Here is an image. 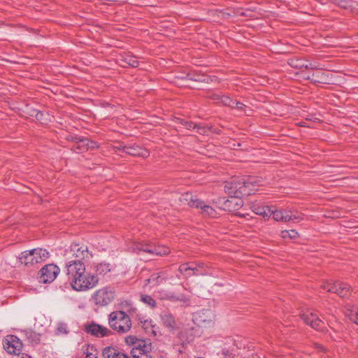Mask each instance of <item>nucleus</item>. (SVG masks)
Segmentation results:
<instances>
[{"instance_id":"f257e3e1","label":"nucleus","mask_w":358,"mask_h":358,"mask_svg":"<svg viewBox=\"0 0 358 358\" xmlns=\"http://www.w3.org/2000/svg\"><path fill=\"white\" fill-rule=\"evenodd\" d=\"M65 272L71 287L76 291L92 289L99 282L97 275L86 272L85 264L80 260H69L66 263Z\"/></svg>"},{"instance_id":"f03ea898","label":"nucleus","mask_w":358,"mask_h":358,"mask_svg":"<svg viewBox=\"0 0 358 358\" xmlns=\"http://www.w3.org/2000/svg\"><path fill=\"white\" fill-rule=\"evenodd\" d=\"M262 185V180L256 177L236 178L225 182L224 191L231 196L250 195Z\"/></svg>"},{"instance_id":"7ed1b4c3","label":"nucleus","mask_w":358,"mask_h":358,"mask_svg":"<svg viewBox=\"0 0 358 358\" xmlns=\"http://www.w3.org/2000/svg\"><path fill=\"white\" fill-rule=\"evenodd\" d=\"M179 200L184 205L199 209L200 213L203 217H214L216 215V211L212 206L206 204L204 201L199 199L196 196H194L191 193L186 192L182 194Z\"/></svg>"},{"instance_id":"20e7f679","label":"nucleus","mask_w":358,"mask_h":358,"mask_svg":"<svg viewBox=\"0 0 358 358\" xmlns=\"http://www.w3.org/2000/svg\"><path fill=\"white\" fill-rule=\"evenodd\" d=\"M108 324L111 329L119 334H126L131 328L129 316L122 310L112 312L108 316Z\"/></svg>"},{"instance_id":"39448f33","label":"nucleus","mask_w":358,"mask_h":358,"mask_svg":"<svg viewBox=\"0 0 358 358\" xmlns=\"http://www.w3.org/2000/svg\"><path fill=\"white\" fill-rule=\"evenodd\" d=\"M49 257V252L43 248H35L29 251L22 252L19 257L21 264L27 266H31L46 260Z\"/></svg>"},{"instance_id":"423d86ee","label":"nucleus","mask_w":358,"mask_h":358,"mask_svg":"<svg viewBox=\"0 0 358 358\" xmlns=\"http://www.w3.org/2000/svg\"><path fill=\"white\" fill-rule=\"evenodd\" d=\"M115 296V289L110 286H106L94 292L92 301L95 305L103 307L112 303Z\"/></svg>"},{"instance_id":"0eeeda50","label":"nucleus","mask_w":358,"mask_h":358,"mask_svg":"<svg viewBox=\"0 0 358 358\" xmlns=\"http://www.w3.org/2000/svg\"><path fill=\"white\" fill-rule=\"evenodd\" d=\"M131 249L136 252H143L151 255L157 256L166 255L170 252L169 249L164 246H156L143 243H134Z\"/></svg>"},{"instance_id":"6e6552de","label":"nucleus","mask_w":358,"mask_h":358,"mask_svg":"<svg viewBox=\"0 0 358 358\" xmlns=\"http://www.w3.org/2000/svg\"><path fill=\"white\" fill-rule=\"evenodd\" d=\"M215 203L217 206L227 211L233 212L239 210L243 206V201L238 196H230V198H218Z\"/></svg>"},{"instance_id":"1a4fd4ad","label":"nucleus","mask_w":358,"mask_h":358,"mask_svg":"<svg viewBox=\"0 0 358 358\" xmlns=\"http://www.w3.org/2000/svg\"><path fill=\"white\" fill-rule=\"evenodd\" d=\"M65 255L69 260H80V262L83 259H88L92 256L86 245H80L78 243L72 244L70 250L66 251Z\"/></svg>"},{"instance_id":"9d476101","label":"nucleus","mask_w":358,"mask_h":358,"mask_svg":"<svg viewBox=\"0 0 358 358\" xmlns=\"http://www.w3.org/2000/svg\"><path fill=\"white\" fill-rule=\"evenodd\" d=\"M321 288L327 292L336 293L341 297H347L350 293V287L340 282L327 281L321 285Z\"/></svg>"},{"instance_id":"9b49d317","label":"nucleus","mask_w":358,"mask_h":358,"mask_svg":"<svg viewBox=\"0 0 358 358\" xmlns=\"http://www.w3.org/2000/svg\"><path fill=\"white\" fill-rule=\"evenodd\" d=\"M60 268L54 264L44 266L40 271L38 280L42 283H50L57 276Z\"/></svg>"},{"instance_id":"f8f14e48","label":"nucleus","mask_w":358,"mask_h":358,"mask_svg":"<svg viewBox=\"0 0 358 358\" xmlns=\"http://www.w3.org/2000/svg\"><path fill=\"white\" fill-rule=\"evenodd\" d=\"M210 98L215 103H222L224 106H229L231 109L243 110H245L247 106L241 102L233 100L229 96L220 95L219 94L212 93L209 95Z\"/></svg>"},{"instance_id":"ddd939ff","label":"nucleus","mask_w":358,"mask_h":358,"mask_svg":"<svg viewBox=\"0 0 358 358\" xmlns=\"http://www.w3.org/2000/svg\"><path fill=\"white\" fill-rule=\"evenodd\" d=\"M3 346L5 350L9 354H14L19 356L22 344L17 337L13 335H8L3 341Z\"/></svg>"},{"instance_id":"4468645a","label":"nucleus","mask_w":358,"mask_h":358,"mask_svg":"<svg viewBox=\"0 0 358 358\" xmlns=\"http://www.w3.org/2000/svg\"><path fill=\"white\" fill-rule=\"evenodd\" d=\"M301 318L305 323L309 324L312 328L317 331H323L324 323L317 317V315L313 313H303L301 315Z\"/></svg>"},{"instance_id":"2eb2a0df","label":"nucleus","mask_w":358,"mask_h":358,"mask_svg":"<svg viewBox=\"0 0 358 358\" xmlns=\"http://www.w3.org/2000/svg\"><path fill=\"white\" fill-rule=\"evenodd\" d=\"M117 148L131 155L141 156L143 157H147L149 155V152L146 149L142 148L136 145H120Z\"/></svg>"},{"instance_id":"dca6fc26","label":"nucleus","mask_w":358,"mask_h":358,"mask_svg":"<svg viewBox=\"0 0 358 358\" xmlns=\"http://www.w3.org/2000/svg\"><path fill=\"white\" fill-rule=\"evenodd\" d=\"M193 320L198 326L206 327L212 323L211 312L208 310L199 312L194 315Z\"/></svg>"},{"instance_id":"f3484780","label":"nucleus","mask_w":358,"mask_h":358,"mask_svg":"<svg viewBox=\"0 0 358 358\" xmlns=\"http://www.w3.org/2000/svg\"><path fill=\"white\" fill-rule=\"evenodd\" d=\"M86 329L88 333L98 337L108 336L111 334V331L109 329L94 323L88 325Z\"/></svg>"},{"instance_id":"a211bd4d","label":"nucleus","mask_w":358,"mask_h":358,"mask_svg":"<svg viewBox=\"0 0 358 358\" xmlns=\"http://www.w3.org/2000/svg\"><path fill=\"white\" fill-rule=\"evenodd\" d=\"M117 61L119 64L124 68L127 66L136 68L139 65V62L136 57L130 55L129 53H124L120 55Z\"/></svg>"},{"instance_id":"6ab92c4d","label":"nucleus","mask_w":358,"mask_h":358,"mask_svg":"<svg viewBox=\"0 0 358 358\" xmlns=\"http://www.w3.org/2000/svg\"><path fill=\"white\" fill-rule=\"evenodd\" d=\"M166 279V271L155 273L150 278L145 280V287L150 285L151 287H155L163 283Z\"/></svg>"},{"instance_id":"aec40b11","label":"nucleus","mask_w":358,"mask_h":358,"mask_svg":"<svg viewBox=\"0 0 358 358\" xmlns=\"http://www.w3.org/2000/svg\"><path fill=\"white\" fill-rule=\"evenodd\" d=\"M166 297L171 302H180L182 306H187L190 303V296L185 294L169 292Z\"/></svg>"},{"instance_id":"412c9836","label":"nucleus","mask_w":358,"mask_h":358,"mask_svg":"<svg viewBox=\"0 0 358 358\" xmlns=\"http://www.w3.org/2000/svg\"><path fill=\"white\" fill-rule=\"evenodd\" d=\"M267 208H271L270 206H260L258 203L253 204L252 206V210L257 215H262L265 219H268L271 216V213L267 210Z\"/></svg>"},{"instance_id":"4be33fe9","label":"nucleus","mask_w":358,"mask_h":358,"mask_svg":"<svg viewBox=\"0 0 358 358\" xmlns=\"http://www.w3.org/2000/svg\"><path fill=\"white\" fill-rule=\"evenodd\" d=\"M161 320L163 324L168 328L173 329L176 327V321L172 314L164 312L161 314Z\"/></svg>"},{"instance_id":"5701e85b","label":"nucleus","mask_w":358,"mask_h":358,"mask_svg":"<svg viewBox=\"0 0 358 358\" xmlns=\"http://www.w3.org/2000/svg\"><path fill=\"white\" fill-rule=\"evenodd\" d=\"M333 3L346 10H351L357 2L352 0H330Z\"/></svg>"},{"instance_id":"b1692460","label":"nucleus","mask_w":358,"mask_h":358,"mask_svg":"<svg viewBox=\"0 0 358 358\" xmlns=\"http://www.w3.org/2000/svg\"><path fill=\"white\" fill-rule=\"evenodd\" d=\"M134 347L140 351L148 354L151 350L152 345L150 341L139 340Z\"/></svg>"},{"instance_id":"393cba45","label":"nucleus","mask_w":358,"mask_h":358,"mask_svg":"<svg viewBox=\"0 0 358 358\" xmlns=\"http://www.w3.org/2000/svg\"><path fill=\"white\" fill-rule=\"evenodd\" d=\"M87 145H89V139L87 138H81L78 139L77 143H76L73 148L74 150H77L80 152H83L87 150Z\"/></svg>"},{"instance_id":"a878e982","label":"nucleus","mask_w":358,"mask_h":358,"mask_svg":"<svg viewBox=\"0 0 358 358\" xmlns=\"http://www.w3.org/2000/svg\"><path fill=\"white\" fill-rule=\"evenodd\" d=\"M111 270V266L109 264L107 263H101L96 265V275H106Z\"/></svg>"},{"instance_id":"bb28decb","label":"nucleus","mask_w":358,"mask_h":358,"mask_svg":"<svg viewBox=\"0 0 358 358\" xmlns=\"http://www.w3.org/2000/svg\"><path fill=\"white\" fill-rule=\"evenodd\" d=\"M345 315L349 319L358 325V308L353 307L351 309H347Z\"/></svg>"},{"instance_id":"cd10ccee","label":"nucleus","mask_w":358,"mask_h":358,"mask_svg":"<svg viewBox=\"0 0 358 358\" xmlns=\"http://www.w3.org/2000/svg\"><path fill=\"white\" fill-rule=\"evenodd\" d=\"M281 237L282 238H289L290 239H295L299 237V233L294 230H284L281 231Z\"/></svg>"},{"instance_id":"c85d7f7f","label":"nucleus","mask_w":358,"mask_h":358,"mask_svg":"<svg viewBox=\"0 0 358 358\" xmlns=\"http://www.w3.org/2000/svg\"><path fill=\"white\" fill-rule=\"evenodd\" d=\"M141 300L143 301L145 304L148 305L149 307L153 308L156 306V301L155 300L149 295H141Z\"/></svg>"},{"instance_id":"c756f323","label":"nucleus","mask_w":358,"mask_h":358,"mask_svg":"<svg viewBox=\"0 0 358 358\" xmlns=\"http://www.w3.org/2000/svg\"><path fill=\"white\" fill-rule=\"evenodd\" d=\"M292 219V211L289 209H282V216L280 222H287L291 221Z\"/></svg>"},{"instance_id":"7c9ffc66","label":"nucleus","mask_w":358,"mask_h":358,"mask_svg":"<svg viewBox=\"0 0 358 358\" xmlns=\"http://www.w3.org/2000/svg\"><path fill=\"white\" fill-rule=\"evenodd\" d=\"M306 61L307 60H304L303 59H292L289 64L292 66L296 69H301L302 68H305Z\"/></svg>"},{"instance_id":"2f4dec72","label":"nucleus","mask_w":358,"mask_h":358,"mask_svg":"<svg viewBox=\"0 0 358 358\" xmlns=\"http://www.w3.org/2000/svg\"><path fill=\"white\" fill-rule=\"evenodd\" d=\"M117 355L116 350L113 348H106L103 350V357L104 358H114L115 356Z\"/></svg>"},{"instance_id":"473e14b6","label":"nucleus","mask_w":358,"mask_h":358,"mask_svg":"<svg viewBox=\"0 0 358 358\" xmlns=\"http://www.w3.org/2000/svg\"><path fill=\"white\" fill-rule=\"evenodd\" d=\"M35 117L41 124H47L50 120V113H36Z\"/></svg>"},{"instance_id":"72a5a7b5","label":"nucleus","mask_w":358,"mask_h":358,"mask_svg":"<svg viewBox=\"0 0 358 358\" xmlns=\"http://www.w3.org/2000/svg\"><path fill=\"white\" fill-rule=\"evenodd\" d=\"M267 210L271 213V215H273V217L275 221L280 222L282 216V209L277 210L274 209L273 207H271V208H267Z\"/></svg>"},{"instance_id":"f704fd0d","label":"nucleus","mask_w":358,"mask_h":358,"mask_svg":"<svg viewBox=\"0 0 358 358\" xmlns=\"http://www.w3.org/2000/svg\"><path fill=\"white\" fill-rule=\"evenodd\" d=\"M69 333L67 325L65 323H58L57 329H56V334L57 335H61L64 334L66 335Z\"/></svg>"},{"instance_id":"c9c22d12","label":"nucleus","mask_w":358,"mask_h":358,"mask_svg":"<svg viewBox=\"0 0 358 358\" xmlns=\"http://www.w3.org/2000/svg\"><path fill=\"white\" fill-rule=\"evenodd\" d=\"M131 354L134 358H149L147 355V353H144L142 351H140L135 347L132 348Z\"/></svg>"},{"instance_id":"e433bc0d","label":"nucleus","mask_w":358,"mask_h":358,"mask_svg":"<svg viewBox=\"0 0 358 358\" xmlns=\"http://www.w3.org/2000/svg\"><path fill=\"white\" fill-rule=\"evenodd\" d=\"M195 268H193L192 266H186L185 264H182L180 266L178 271L181 274H184L187 277H189L192 275L189 271H194Z\"/></svg>"},{"instance_id":"4c0bfd02","label":"nucleus","mask_w":358,"mask_h":358,"mask_svg":"<svg viewBox=\"0 0 358 358\" xmlns=\"http://www.w3.org/2000/svg\"><path fill=\"white\" fill-rule=\"evenodd\" d=\"M305 69H322L323 66L317 63L306 61L305 64Z\"/></svg>"},{"instance_id":"58836bf2","label":"nucleus","mask_w":358,"mask_h":358,"mask_svg":"<svg viewBox=\"0 0 358 358\" xmlns=\"http://www.w3.org/2000/svg\"><path fill=\"white\" fill-rule=\"evenodd\" d=\"M139 341L136 336H127L125 338V341L127 344L134 345V346L137 343V342Z\"/></svg>"},{"instance_id":"ea45409f","label":"nucleus","mask_w":358,"mask_h":358,"mask_svg":"<svg viewBox=\"0 0 358 358\" xmlns=\"http://www.w3.org/2000/svg\"><path fill=\"white\" fill-rule=\"evenodd\" d=\"M79 138H80L79 136L71 135V134H69L66 136L67 140L75 143V144L77 143V141H78Z\"/></svg>"},{"instance_id":"a19ab883","label":"nucleus","mask_w":358,"mask_h":358,"mask_svg":"<svg viewBox=\"0 0 358 358\" xmlns=\"http://www.w3.org/2000/svg\"><path fill=\"white\" fill-rule=\"evenodd\" d=\"M185 125L187 129H194L196 127V124L192 122H185Z\"/></svg>"},{"instance_id":"79ce46f5","label":"nucleus","mask_w":358,"mask_h":358,"mask_svg":"<svg viewBox=\"0 0 358 358\" xmlns=\"http://www.w3.org/2000/svg\"><path fill=\"white\" fill-rule=\"evenodd\" d=\"M96 148H98L97 143L89 140V145H87V150L88 149H94Z\"/></svg>"},{"instance_id":"37998d69","label":"nucleus","mask_w":358,"mask_h":358,"mask_svg":"<svg viewBox=\"0 0 358 358\" xmlns=\"http://www.w3.org/2000/svg\"><path fill=\"white\" fill-rule=\"evenodd\" d=\"M302 220H303V217H302L301 215H292V220H296L297 222H299V221H301Z\"/></svg>"},{"instance_id":"c03bdc74","label":"nucleus","mask_w":358,"mask_h":358,"mask_svg":"<svg viewBox=\"0 0 358 358\" xmlns=\"http://www.w3.org/2000/svg\"><path fill=\"white\" fill-rule=\"evenodd\" d=\"M193 268H195L193 271L192 274V275H203V273L199 271V268L197 267H193Z\"/></svg>"},{"instance_id":"a18cd8bd","label":"nucleus","mask_w":358,"mask_h":358,"mask_svg":"<svg viewBox=\"0 0 358 358\" xmlns=\"http://www.w3.org/2000/svg\"><path fill=\"white\" fill-rule=\"evenodd\" d=\"M168 294H169V292H159V296L160 297L161 299H166L167 300V298L166 296H167Z\"/></svg>"},{"instance_id":"49530a36","label":"nucleus","mask_w":358,"mask_h":358,"mask_svg":"<svg viewBox=\"0 0 358 358\" xmlns=\"http://www.w3.org/2000/svg\"><path fill=\"white\" fill-rule=\"evenodd\" d=\"M114 358H129L125 354L117 352V355Z\"/></svg>"},{"instance_id":"de8ad7c7","label":"nucleus","mask_w":358,"mask_h":358,"mask_svg":"<svg viewBox=\"0 0 358 358\" xmlns=\"http://www.w3.org/2000/svg\"><path fill=\"white\" fill-rule=\"evenodd\" d=\"M86 358H96V355L92 352H88L86 355Z\"/></svg>"},{"instance_id":"09e8293b","label":"nucleus","mask_w":358,"mask_h":358,"mask_svg":"<svg viewBox=\"0 0 358 358\" xmlns=\"http://www.w3.org/2000/svg\"><path fill=\"white\" fill-rule=\"evenodd\" d=\"M317 348L320 350H324V348L322 345H320V344H317Z\"/></svg>"},{"instance_id":"8fccbe9b","label":"nucleus","mask_w":358,"mask_h":358,"mask_svg":"<svg viewBox=\"0 0 358 358\" xmlns=\"http://www.w3.org/2000/svg\"><path fill=\"white\" fill-rule=\"evenodd\" d=\"M203 266H204V264L203 263H200V264H198V267L197 268H203Z\"/></svg>"},{"instance_id":"3c124183","label":"nucleus","mask_w":358,"mask_h":358,"mask_svg":"<svg viewBox=\"0 0 358 358\" xmlns=\"http://www.w3.org/2000/svg\"><path fill=\"white\" fill-rule=\"evenodd\" d=\"M312 80H314L315 82L322 83V81H321L320 80L314 79V78H313Z\"/></svg>"},{"instance_id":"603ef678","label":"nucleus","mask_w":358,"mask_h":358,"mask_svg":"<svg viewBox=\"0 0 358 358\" xmlns=\"http://www.w3.org/2000/svg\"><path fill=\"white\" fill-rule=\"evenodd\" d=\"M313 117H308L307 119H308L309 120H311Z\"/></svg>"}]
</instances>
